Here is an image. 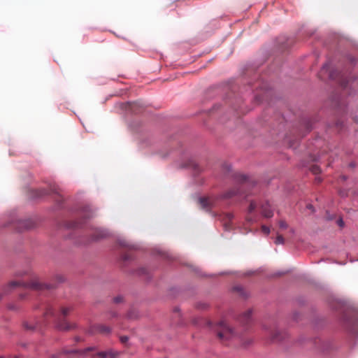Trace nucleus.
<instances>
[{
	"mask_svg": "<svg viewBox=\"0 0 358 358\" xmlns=\"http://www.w3.org/2000/svg\"><path fill=\"white\" fill-rule=\"evenodd\" d=\"M113 300L115 303H118L122 301L123 298L122 296H117L115 297Z\"/></svg>",
	"mask_w": 358,
	"mask_h": 358,
	"instance_id": "5701e85b",
	"label": "nucleus"
},
{
	"mask_svg": "<svg viewBox=\"0 0 358 358\" xmlns=\"http://www.w3.org/2000/svg\"><path fill=\"white\" fill-rule=\"evenodd\" d=\"M199 201L201 208L206 210L210 209L214 205L213 199L209 197L200 198Z\"/></svg>",
	"mask_w": 358,
	"mask_h": 358,
	"instance_id": "20e7f679",
	"label": "nucleus"
},
{
	"mask_svg": "<svg viewBox=\"0 0 358 358\" xmlns=\"http://www.w3.org/2000/svg\"><path fill=\"white\" fill-rule=\"evenodd\" d=\"M279 227L280 229H285L287 228L288 225L286 223V222L283 221V220H280L279 222Z\"/></svg>",
	"mask_w": 358,
	"mask_h": 358,
	"instance_id": "412c9836",
	"label": "nucleus"
},
{
	"mask_svg": "<svg viewBox=\"0 0 358 358\" xmlns=\"http://www.w3.org/2000/svg\"><path fill=\"white\" fill-rule=\"evenodd\" d=\"M326 68H327V66H326V65H324V66H323V70H324Z\"/></svg>",
	"mask_w": 358,
	"mask_h": 358,
	"instance_id": "58836bf2",
	"label": "nucleus"
},
{
	"mask_svg": "<svg viewBox=\"0 0 358 358\" xmlns=\"http://www.w3.org/2000/svg\"><path fill=\"white\" fill-rule=\"evenodd\" d=\"M341 85L343 87L345 88L348 86V83L345 80H341Z\"/></svg>",
	"mask_w": 358,
	"mask_h": 358,
	"instance_id": "bb28decb",
	"label": "nucleus"
},
{
	"mask_svg": "<svg viewBox=\"0 0 358 358\" xmlns=\"http://www.w3.org/2000/svg\"><path fill=\"white\" fill-rule=\"evenodd\" d=\"M85 217L86 218H89V217H91V215H90V213H87V214H85Z\"/></svg>",
	"mask_w": 358,
	"mask_h": 358,
	"instance_id": "473e14b6",
	"label": "nucleus"
},
{
	"mask_svg": "<svg viewBox=\"0 0 358 358\" xmlns=\"http://www.w3.org/2000/svg\"><path fill=\"white\" fill-rule=\"evenodd\" d=\"M271 338L273 341H280L282 338L280 336V332L278 330H275L271 333Z\"/></svg>",
	"mask_w": 358,
	"mask_h": 358,
	"instance_id": "9b49d317",
	"label": "nucleus"
},
{
	"mask_svg": "<svg viewBox=\"0 0 358 358\" xmlns=\"http://www.w3.org/2000/svg\"><path fill=\"white\" fill-rule=\"evenodd\" d=\"M0 358H2V357H0Z\"/></svg>",
	"mask_w": 358,
	"mask_h": 358,
	"instance_id": "ea45409f",
	"label": "nucleus"
},
{
	"mask_svg": "<svg viewBox=\"0 0 358 358\" xmlns=\"http://www.w3.org/2000/svg\"><path fill=\"white\" fill-rule=\"evenodd\" d=\"M81 225V223L78 221L72 222L68 224V227L69 228H78Z\"/></svg>",
	"mask_w": 358,
	"mask_h": 358,
	"instance_id": "f3484780",
	"label": "nucleus"
},
{
	"mask_svg": "<svg viewBox=\"0 0 358 358\" xmlns=\"http://www.w3.org/2000/svg\"><path fill=\"white\" fill-rule=\"evenodd\" d=\"M95 356H97L100 358H108V352H99L95 355ZM94 357V355H93Z\"/></svg>",
	"mask_w": 358,
	"mask_h": 358,
	"instance_id": "6ab92c4d",
	"label": "nucleus"
},
{
	"mask_svg": "<svg viewBox=\"0 0 358 358\" xmlns=\"http://www.w3.org/2000/svg\"><path fill=\"white\" fill-rule=\"evenodd\" d=\"M50 358H60V355H52Z\"/></svg>",
	"mask_w": 358,
	"mask_h": 358,
	"instance_id": "7c9ffc66",
	"label": "nucleus"
},
{
	"mask_svg": "<svg viewBox=\"0 0 358 358\" xmlns=\"http://www.w3.org/2000/svg\"><path fill=\"white\" fill-rule=\"evenodd\" d=\"M96 350V348L95 347H89V348H85V350H80V351H78V350H74V351H72L71 352H73V353H80L81 355H85L86 353H87L88 352H91V351H94Z\"/></svg>",
	"mask_w": 358,
	"mask_h": 358,
	"instance_id": "f8f14e48",
	"label": "nucleus"
},
{
	"mask_svg": "<svg viewBox=\"0 0 358 358\" xmlns=\"http://www.w3.org/2000/svg\"><path fill=\"white\" fill-rule=\"evenodd\" d=\"M238 180L240 182H241V183H243V184H245V183L248 182V181H249V178H248L247 176H245L241 175V176H239V177H238Z\"/></svg>",
	"mask_w": 358,
	"mask_h": 358,
	"instance_id": "dca6fc26",
	"label": "nucleus"
},
{
	"mask_svg": "<svg viewBox=\"0 0 358 358\" xmlns=\"http://www.w3.org/2000/svg\"><path fill=\"white\" fill-rule=\"evenodd\" d=\"M8 308L10 310H16L17 309L13 305H9Z\"/></svg>",
	"mask_w": 358,
	"mask_h": 358,
	"instance_id": "2f4dec72",
	"label": "nucleus"
},
{
	"mask_svg": "<svg viewBox=\"0 0 358 358\" xmlns=\"http://www.w3.org/2000/svg\"><path fill=\"white\" fill-rule=\"evenodd\" d=\"M252 318V310H248L246 312H245L241 317H240V322H241L243 324L246 325L248 324L249 322L251 321Z\"/></svg>",
	"mask_w": 358,
	"mask_h": 358,
	"instance_id": "0eeeda50",
	"label": "nucleus"
},
{
	"mask_svg": "<svg viewBox=\"0 0 358 358\" xmlns=\"http://www.w3.org/2000/svg\"><path fill=\"white\" fill-rule=\"evenodd\" d=\"M108 358H116L118 355L117 352H115L112 350H108Z\"/></svg>",
	"mask_w": 358,
	"mask_h": 358,
	"instance_id": "a211bd4d",
	"label": "nucleus"
},
{
	"mask_svg": "<svg viewBox=\"0 0 358 358\" xmlns=\"http://www.w3.org/2000/svg\"><path fill=\"white\" fill-rule=\"evenodd\" d=\"M23 327L26 330L34 331L41 328L38 323H35L33 321H26L23 323Z\"/></svg>",
	"mask_w": 358,
	"mask_h": 358,
	"instance_id": "6e6552de",
	"label": "nucleus"
},
{
	"mask_svg": "<svg viewBox=\"0 0 358 358\" xmlns=\"http://www.w3.org/2000/svg\"><path fill=\"white\" fill-rule=\"evenodd\" d=\"M262 213L264 217L270 218L273 217V210L271 208V206L268 202H265L262 205Z\"/></svg>",
	"mask_w": 358,
	"mask_h": 358,
	"instance_id": "423d86ee",
	"label": "nucleus"
},
{
	"mask_svg": "<svg viewBox=\"0 0 358 358\" xmlns=\"http://www.w3.org/2000/svg\"><path fill=\"white\" fill-rule=\"evenodd\" d=\"M238 192H239L238 189L233 188V189L227 191V192H225L222 196L224 199H229V198H231L232 196H235L236 194H237Z\"/></svg>",
	"mask_w": 358,
	"mask_h": 358,
	"instance_id": "9d476101",
	"label": "nucleus"
},
{
	"mask_svg": "<svg viewBox=\"0 0 358 358\" xmlns=\"http://www.w3.org/2000/svg\"><path fill=\"white\" fill-rule=\"evenodd\" d=\"M23 287L32 290L41 291L44 289H52L54 287L52 285L42 283L39 278L35 275H31L30 280L25 282L24 280L11 281L4 288V293H7L9 290L16 287Z\"/></svg>",
	"mask_w": 358,
	"mask_h": 358,
	"instance_id": "f03ea898",
	"label": "nucleus"
},
{
	"mask_svg": "<svg viewBox=\"0 0 358 358\" xmlns=\"http://www.w3.org/2000/svg\"><path fill=\"white\" fill-rule=\"evenodd\" d=\"M110 328L103 324H96L92 327L91 332L107 334L110 332Z\"/></svg>",
	"mask_w": 358,
	"mask_h": 358,
	"instance_id": "39448f33",
	"label": "nucleus"
},
{
	"mask_svg": "<svg viewBox=\"0 0 358 358\" xmlns=\"http://www.w3.org/2000/svg\"><path fill=\"white\" fill-rule=\"evenodd\" d=\"M262 231L266 235H268L270 233V229L264 225L262 227Z\"/></svg>",
	"mask_w": 358,
	"mask_h": 358,
	"instance_id": "4be33fe9",
	"label": "nucleus"
},
{
	"mask_svg": "<svg viewBox=\"0 0 358 358\" xmlns=\"http://www.w3.org/2000/svg\"><path fill=\"white\" fill-rule=\"evenodd\" d=\"M3 297V294H0V299H1Z\"/></svg>",
	"mask_w": 358,
	"mask_h": 358,
	"instance_id": "4c0bfd02",
	"label": "nucleus"
},
{
	"mask_svg": "<svg viewBox=\"0 0 358 358\" xmlns=\"http://www.w3.org/2000/svg\"><path fill=\"white\" fill-rule=\"evenodd\" d=\"M322 181V179L320 177L315 178V182L320 183Z\"/></svg>",
	"mask_w": 358,
	"mask_h": 358,
	"instance_id": "c756f323",
	"label": "nucleus"
},
{
	"mask_svg": "<svg viewBox=\"0 0 358 358\" xmlns=\"http://www.w3.org/2000/svg\"><path fill=\"white\" fill-rule=\"evenodd\" d=\"M284 242H285V240H284V238L282 237V236L278 234L277 237L275 240V243L276 245L283 244Z\"/></svg>",
	"mask_w": 358,
	"mask_h": 358,
	"instance_id": "4468645a",
	"label": "nucleus"
},
{
	"mask_svg": "<svg viewBox=\"0 0 358 358\" xmlns=\"http://www.w3.org/2000/svg\"><path fill=\"white\" fill-rule=\"evenodd\" d=\"M329 78H330L331 79L335 80V79H336V78H337V75H336L335 72L331 71V72H330V73H329Z\"/></svg>",
	"mask_w": 358,
	"mask_h": 358,
	"instance_id": "393cba45",
	"label": "nucleus"
},
{
	"mask_svg": "<svg viewBox=\"0 0 358 358\" xmlns=\"http://www.w3.org/2000/svg\"><path fill=\"white\" fill-rule=\"evenodd\" d=\"M256 208H257V204L253 201L250 202V204L248 208V213H251L252 212H253L255 210Z\"/></svg>",
	"mask_w": 358,
	"mask_h": 358,
	"instance_id": "aec40b11",
	"label": "nucleus"
},
{
	"mask_svg": "<svg viewBox=\"0 0 358 358\" xmlns=\"http://www.w3.org/2000/svg\"><path fill=\"white\" fill-rule=\"evenodd\" d=\"M128 317H129V318H134V317L131 315V313H129L128 314Z\"/></svg>",
	"mask_w": 358,
	"mask_h": 358,
	"instance_id": "c9c22d12",
	"label": "nucleus"
},
{
	"mask_svg": "<svg viewBox=\"0 0 358 358\" xmlns=\"http://www.w3.org/2000/svg\"><path fill=\"white\" fill-rule=\"evenodd\" d=\"M122 259L124 261H127V260H129L131 259V257L130 255H127V254H125L122 256Z\"/></svg>",
	"mask_w": 358,
	"mask_h": 358,
	"instance_id": "a878e982",
	"label": "nucleus"
},
{
	"mask_svg": "<svg viewBox=\"0 0 358 358\" xmlns=\"http://www.w3.org/2000/svg\"><path fill=\"white\" fill-rule=\"evenodd\" d=\"M227 217H228L229 220H231V219H232L233 215L231 214H227Z\"/></svg>",
	"mask_w": 358,
	"mask_h": 358,
	"instance_id": "72a5a7b5",
	"label": "nucleus"
},
{
	"mask_svg": "<svg viewBox=\"0 0 358 358\" xmlns=\"http://www.w3.org/2000/svg\"><path fill=\"white\" fill-rule=\"evenodd\" d=\"M72 310L71 307H61L59 312H56L52 306H48L45 312V317L52 316L56 322L59 330L69 331L75 328V324L69 323L64 318Z\"/></svg>",
	"mask_w": 358,
	"mask_h": 358,
	"instance_id": "f257e3e1",
	"label": "nucleus"
},
{
	"mask_svg": "<svg viewBox=\"0 0 358 358\" xmlns=\"http://www.w3.org/2000/svg\"><path fill=\"white\" fill-rule=\"evenodd\" d=\"M107 232L103 229H95L92 234V240L97 241L101 238H105L107 236Z\"/></svg>",
	"mask_w": 358,
	"mask_h": 358,
	"instance_id": "1a4fd4ad",
	"label": "nucleus"
},
{
	"mask_svg": "<svg viewBox=\"0 0 358 358\" xmlns=\"http://www.w3.org/2000/svg\"><path fill=\"white\" fill-rule=\"evenodd\" d=\"M128 340L129 338L127 336H124L120 337V341L122 343H126L128 341Z\"/></svg>",
	"mask_w": 358,
	"mask_h": 358,
	"instance_id": "b1692460",
	"label": "nucleus"
},
{
	"mask_svg": "<svg viewBox=\"0 0 358 358\" xmlns=\"http://www.w3.org/2000/svg\"><path fill=\"white\" fill-rule=\"evenodd\" d=\"M310 171L315 174V175H317V174H319L320 172H321V170H320V168L317 166V165H313L311 167H310Z\"/></svg>",
	"mask_w": 358,
	"mask_h": 358,
	"instance_id": "ddd939ff",
	"label": "nucleus"
},
{
	"mask_svg": "<svg viewBox=\"0 0 358 358\" xmlns=\"http://www.w3.org/2000/svg\"><path fill=\"white\" fill-rule=\"evenodd\" d=\"M247 219H248V220L249 222H251V221H252V219H251V218H250L249 217H248Z\"/></svg>",
	"mask_w": 358,
	"mask_h": 358,
	"instance_id": "e433bc0d",
	"label": "nucleus"
},
{
	"mask_svg": "<svg viewBox=\"0 0 358 358\" xmlns=\"http://www.w3.org/2000/svg\"><path fill=\"white\" fill-rule=\"evenodd\" d=\"M307 208L310 210H311L312 211H314L313 210V206L311 205V204H308L307 205Z\"/></svg>",
	"mask_w": 358,
	"mask_h": 358,
	"instance_id": "c85d7f7f",
	"label": "nucleus"
},
{
	"mask_svg": "<svg viewBox=\"0 0 358 358\" xmlns=\"http://www.w3.org/2000/svg\"><path fill=\"white\" fill-rule=\"evenodd\" d=\"M338 225H339L340 227H342L343 226V224H344L343 221L341 219H340V220H338Z\"/></svg>",
	"mask_w": 358,
	"mask_h": 358,
	"instance_id": "cd10ccee",
	"label": "nucleus"
},
{
	"mask_svg": "<svg viewBox=\"0 0 358 358\" xmlns=\"http://www.w3.org/2000/svg\"><path fill=\"white\" fill-rule=\"evenodd\" d=\"M20 224L23 225L22 227H20L19 230H22L23 229H29L31 227V224L29 221H22L20 222Z\"/></svg>",
	"mask_w": 358,
	"mask_h": 358,
	"instance_id": "2eb2a0df",
	"label": "nucleus"
},
{
	"mask_svg": "<svg viewBox=\"0 0 358 358\" xmlns=\"http://www.w3.org/2000/svg\"><path fill=\"white\" fill-rule=\"evenodd\" d=\"M213 328L217 333V337L222 342L231 339L235 336L234 330L224 322H220Z\"/></svg>",
	"mask_w": 358,
	"mask_h": 358,
	"instance_id": "7ed1b4c3",
	"label": "nucleus"
},
{
	"mask_svg": "<svg viewBox=\"0 0 358 358\" xmlns=\"http://www.w3.org/2000/svg\"><path fill=\"white\" fill-rule=\"evenodd\" d=\"M24 296H25V294H21L20 295V299H24Z\"/></svg>",
	"mask_w": 358,
	"mask_h": 358,
	"instance_id": "f704fd0d",
	"label": "nucleus"
}]
</instances>
